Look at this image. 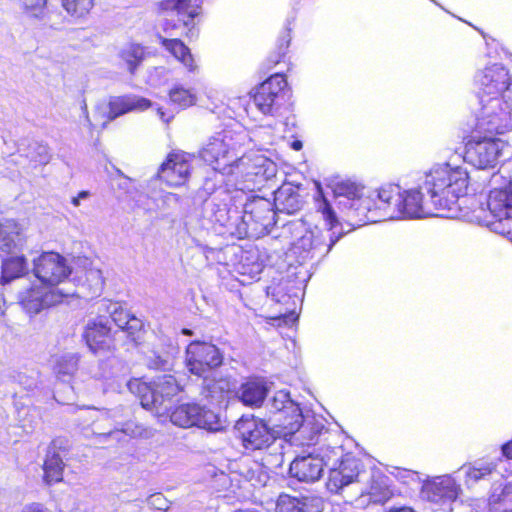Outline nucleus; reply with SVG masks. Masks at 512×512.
<instances>
[{
    "mask_svg": "<svg viewBox=\"0 0 512 512\" xmlns=\"http://www.w3.org/2000/svg\"><path fill=\"white\" fill-rule=\"evenodd\" d=\"M223 356L213 344L206 342H192L186 350V366L197 376H204L208 371L222 364Z\"/></svg>",
    "mask_w": 512,
    "mask_h": 512,
    "instance_id": "13",
    "label": "nucleus"
},
{
    "mask_svg": "<svg viewBox=\"0 0 512 512\" xmlns=\"http://www.w3.org/2000/svg\"><path fill=\"white\" fill-rule=\"evenodd\" d=\"M235 177L238 189L253 191L265 181L276 175V165L263 155L242 156L234 164Z\"/></svg>",
    "mask_w": 512,
    "mask_h": 512,
    "instance_id": "7",
    "label": "nucleus"
},
{
    "mask_svg": "<svg viewBox=\"0 0 512 512\" xmlns=\"http://www.w3.org/2000/svg\"><path fill=\"white\" fill-rule=\"evenodd\" d=\"M158 114L161 119H164V112L161 109H158Z\"/></svg>",
    "mask_w": 512,
    "mask_h": 512,
    "instance_id": "61",
    "label": "nucleus"
},
{
    "mask_svg": "<svg viewBox=\"0 0 512 512\" xmlns=\"http://www.w3.org/2000/svg\"><path fill=\"white\" fill-rule=\"evenodd\" d=\"M334 194L337 198V205L340 210L343 209V202L346 199L353 201L360 194H362V188L352 182L342 181L336 184L334 188Z\"/></svg>",
    "mask_w": 512,
    "mask_h": 512,
    "instance_id": "38",
    "label": "nucleus"
},
{
    "mask_svg": "<svg viewBox=\"0 0 512 512\" xmlns=\"http://www.w3.org/2000/svg\"><path fill=\"white\" fill-rule=\"evenodd\" d=\"M275 202L279 210L292 214L301 207L300 195L290 186H283L275 193Z\"/></svg>",
    "mask_w": 512,
    "mask_h": 512,
    "instance_id": "35",
    "label": "nucleus"
},
{
    "mask_svg": "<svg viewBox=\"0 0 512 512\" xmlns=\"http://www.w3.org/2000/svg\"><path fill=\"white\" fill-rule=\"evenodd\" d=\"M145 56L144 48L139 44L128 43L122 46L118 52V57L126 64L130 73H134Z\"/></svg>",
    "mask_w": 512,
    "mask_h": 512,
    "instance_id": "36",
    "label": "nucleus"
},
{
    "mask_svg": "<svg viewBox=\"0 0 512 512\" xmlns=\"http://www.w3.org/2000/svg\"><path fill=\"white\" fill-rule=\"evenodd\" d=\"M170 421L181 428L199 427L210 431H219L224 427L220 415L213 409H207L196 403H183L173 408Z\"/></svg>",
    "mask_w": 512,
    "mask_h": 512,
    "instance_id": "8",
    "label": "nucleus"
},
{
    "mask_svg": "<svg viewBox=\"0 0 512 512\" xmlns=\"http://www.w3.org/2000/svg\"><path fill=\"white\" fill-rule=\"evenodd\" d=\"M168 198H173V199H174V200H176V201L178 200V197H177V195H176V194H169V195H168Z\"/></svg>",
    "mask_w": 512,
    "mask_h": 512,
    "instance_id": "62",
    "label": "nucleus"
},
{
    "mask_svg": "<svg viewBox=\"0 0 512 512\" xmlns=\"http://www.w3.org/2000/svg\"><path fill=\"white\" fill-rule=\"evenodd\" d=\"M76 295L75 290L53 288L49 285L32 286L19 296L20 304L29 314H38L43 309L56 305L66 297Z\"/></svg>",
    "mask_w": 512,
    "mask_h": 512,
    "instance_id": "11",
    "label": "nucleus"
},
{
    "mask_svg": "<svg viewBox=\"0 0 512 512\" xmlns=\"http://www.w3.org/2000/svg\"><path fill=\"white\" fill-rule=\"evenodd\" d=\"M160 6L163 11L175 14L185 26L199 14V6L190 0H163Z\"/></svg>",
    "mask_w": 512,
    "mask_h": 512,
    "instance_id": "30",
    "label": "nucleus"
},
{
    "mask_svg": "<svg viewBox=\"0 0 512 512\" xmlns=\"http://www.w3.org/2000/svg\"><path fill=\"white\" fill-rule=\"evenodd\" d=\"M162 45L179 61L189 72H195L197 65L195 64L193 55L189 48L179 39L162 38Z\"/></svg>",
    "mask_w": 512,
    "mask_h": 512,
    "instance_id": "33",
    "label": "nucleus"
},
{
    "mask_svg": "<svg viewBox=\"0 0 512 512\" xmlns=\"http://www.w3.org/2000/svg\"><path fill=\"white\" fill-rule=\"evenodd\" d=\"M22 512H46V510L39 504H33L25 507Z\"/></svg>",
    "mask_w": 512,
    "mask_h": 512,
    "instance_id": "52",
    "label": "nucleus"
},
{
    "mask_svg": "<svg viewBox=\"0 0 512 512\" xmlns=\"http://www.w3.org/2000/svg\"><path fill=\"white\" fill-rule=\"evenodd\" d=\"M235 383L229 377L204 378L202 395L212 404L224 401L234 390Z\"/></svg>",
    "mask_w": 512,
    "mask_h": 512,
    "instance_id": "26",
    "label": "nucleus"
},
{
    "mask_svg": "<svg viewBox=\"0 0 512 512\" xmlns=\"http://www.w3.org/2000/svg\"><path fill=\"white\" fill-rule=\"evenodd\" d=\"M103 285L104 279L99 268L91 266L85 270V280L82 286H86L92 295H99Z\"/></svg>",
    "mask_w": 512,
    "mask_h": 512,
    "instance_id": "41",
    "label": "nucleus"
},
{
    "mask_svg": "<svg viewBox=\"0 0 512 512\" xmlns=\"http://www.w3.org/2000/svg\"><path fill=\"white\" fill-rule=\"evenodd\" d=\"M82 111H83V114H84L85 120H86V122H87V125H88L89 127H92V126H93V124H92V122H91V120H90V117H89V114H88V109H87V105H86V103H83V105H82Z\"/></svg>",
    "mask_w": 512,
    "mask_h": 512,
    "instance_id": "55",
    "label": "nucleus"
},
{
    "mask_svg": "<svg viewBox=\"0 0 512 512\" xmlns=\"http://www.w3.org/2000/svg\"><path fill=\"white\" fill-rule=\"evenodd\" d=\"M497 179H498V177H497V176H494V177H493V182H495V183H496V182H497Z\"/></svg>",
    "mask_w": 512,
    "mask_h": 512,
    "instance_id": "64",
    "label": "nucleus"
},
{
    "mask_svg": "<svg viewBox=\"0 0 512 512\" xmlns=\"http://www.w3.org/2000/svg\"><path fill=\"white\" fill-rule=\"evenodd\" d=\"M487 207L496 219L488 222L501 233L512 234V182L504 180L500 187H494L487 199Z\"/></svg>",
    "mask_w": 512,
    "mask_h": 512,
    "instance_id": "9",
    "label": "nucleus"
},
{
    "mask_svg": "<svg viewBox=\"0 0 512 512\" xmlns=\"http://www.w3.org/2000/svg\"><path fill=\"white\" fill-rule=\"evenodd\" d=\"M502 451L507 458H512V441L510 443L505 444L502 447Z\"/></svg>",
    "mask_w": 512,
    "mask_h": 512,
    "instance_id": "53",
    "label": "nucleus"
},
{
    "mask_svg": "<svg viewBox=\"0 0 512 512\" xmlns=\"http://www.w3.org/2000/svg\"><path fill=\"white\" fill-rule=\"evenodd\" d=\"M106 311L110 314L112 321L121 329L131 315L125 311L117 302H109L105 304Z\"/></svg>",
    "mask_w": 512,
    "mask_h": 512,
    "instance_id": "44",
    "label": "nucleus"
},
{
    "mask_svg": "<svg viewBox=\"0 0 512 512\" xmlns=\"http://www.w3.org/2000/svg\"><path fill=\"white\" fill-rule=\"evenodd\" d=\"M273 218L272 203L267 199L254 198L244 205L240 233L261 232L272 223Z\"/></svg>",
    "mask_w": 512,
    "mask_h": 512,
    "instance_id": "14",
    "label": "nucleus"
},
{
    "mask_svg": "<svg viewBox=\"0 0 512 512\" xmlns=\"http://www.w3.org/2000/svg\"><path fill=\"white\" fill-rule=\"evenodd\" d=\"M182 332H183V334H186V335L192 334L191 330H189V329H183Z\"/></svg>",
    "mask_w": 512,
    "mask_h": 512,
    "instance_id": "60",
    "label": "nucleus"
},
{
    "mask_svg": "<svg viewBox=\"0 0 512 512\" xmlns=\"http://www.w3.org/2000/svg\"><path fill=\"white\" fill-rule=\"evenodd\" d=\"M292 148L294 150H300L302 148V143L300 141H294L292 143Z\"/></svg>",
    "mask_w": 512,
    "mask_h": 512,
    "instance_id": "56",
    "label": "nucleus"
},
{
    "mask_svg": "<svg viewBox=\"0 0 512 512\" xmlns=\"http://www.w3.org/2000/svg\"><path fill=\"white\" fill-rule=\"evenodd\" d=\"M128 388L139 395L144 408L155 411L158 416H163L169 411L170 397L180 391L175 378L171 375L164 376L154 387L134 379L128 383Z\"/></svg>",
    "mask_w": 512,
    "mask_h": 512,
    "instance_id": "6",
    "label": "nucleus"
},
{
    "mask_svg": "<svg viewBox=\"0 0 512 512\" xmlns=\"http://www.w3.org/2000/svg\"><path fill=\"white\" fill-rule=\"evenodd\" d=\"M288 45H289V41H286V42H285V44H282V45L280 46V50H281L282 55H284V54H285V51H286V49L288 48Z\"/></svg>",
    "mask_w": 512,
    "mask_h": 512,
    "instance_id": "57",
    "label": "nucleus"
},
{
    "mask_svg": "<svg viewBox=\"0 0 512 512\" xmlns=\"http://www.w3.org/2000/svg\"><path fill=\"white\" fill-rule=\"evenodd\" d=\"M465 475L467 481L476 482L487 475H490L492 471L495 469V465L493 463H475L472 466H464Z\"/></svg>",
    "mask_w": 512,
    "mask_h": 512,
    "instance_id": "42",
    "label": "nucleus"
},
{
    "mask_svg": "<svg viewBox=\"0 0 512 512\" xmlns=\"http://www.w3.org/2000/svg\"><path fill=\"white\" fill-rule=\"evenodd\" d=\"M152 355L149 356V365L155 369H166L169 364L170 351L156 352L151 351Z\"/></svg>",
    "mask_w": 512,
    "mask_h": 512,
    "instance_id": "47",
    "label": "nucleus"
},
{
    "mask_svg": "<svg viewBox=\"0 0 512 512\" xmlns=\"http://www.w3.org/2000/svg\"><path fill=\"white\" fill-rule=\"evenodd\" d=\"M387 512H415L412 508L410 507H393L391 509H389Z\"/></svg>",
    "mask_w": 512,
    "mask_h": 512,
    "instance_id": "54",
    "label": "nucleus"
},
{
    "mask_svg": "<svg viewBox=\"0 0 512 512\" xmlns=\"http://www.w3.org/2000/svg\"><path fill=\"white\" fill-rule=\"evenodd\" d=\"M324 501L315 495L291 496L280 494L277 498L276 512H322Z\"/></svg>",
    "mask_w": 512,
    "mask_h": 512,
    "instance_id": "22",
    "label": "nucleus"
},
{
    "mask_svg": "<svg viewBox=\"0 0 512 512\" xmlns=\"http://www.w3.org/2000/svg\"><path fill=\"white\" fill-rule=\"evenodd\" d=\"M461 491L460 485L449 475L435 477L424 482L421 490L423 498L430 502L454 501Z\"/></svg>",
    "mask_w": 512,
    "mask_h": 512,
    "instance_id": "19",
    "label": "nucleus"
},
{
    "mask_svg": "<svg viewBox=\"0 0 512 512\" xmlns=\"http://www.w3.org/2000/svg\"><path fill=\"white\" fill-rule=\"evenodd\" d=\"M489 506L492 512H512V480L503 488H494L489 498Z\"/></svg>",
    "mask_w": 512,
    "mask_h": 512,
    "instance_id": "34",
    "label": "nucleus"
},
{
    "mask_svg": "<svg viewBox=\"0 0 512 512\" xmlns=\"http://www.w3.org/2000/svg\"><path fill=\"white\" fill-rule=\"evenodd\" d=\"M286 318H288L292 322L296 320V317L294 316V314L288 315V316H286Z\"/></svg>",
    "mask_w": 512,
    "mask_h": 512,
    "instance_id": "59",
    "label": "nucleus"
},
{
    "mask_svg": "<svg viewBox=\"0 0 512 512\" xmlns=\"http://www.w3.org/2000/svg\"><path fill=\"white\" fill-rule=\"evenodd\" d=\"M26 242L24 226L14 219L0 222V251L12 253L20 250Z\"/></svg>",
    "mask_w": 512,
    "mask_h": 512,
    "instance_id": "25",
    "label": "nucleus"
},
{
    "mask_svg": "<svg viewBox=\"0 0 512 512\" xmlns=\"http://www.w3.org/2000/svg\"><path fill=\"white\" fill-rule=\"evenodd\" d=\"M360 461L347 456L329 471L327 488L332 493H339L344 487L354 483L360 472Z\"/></svg>",
    "mask_w": 512,
    "mask_h": 512,
    "instance_id": "20",
    "label": "nucleus"
},
{
    "mask_svg": "<svg viewBox=\"0 0 512 512\" xmlns=\"http://www.w3.org/2000/svg\"><path fill=\"white\" fill-rule=\"evenodd\" d=\"M287 82L283 75L274 74L261 83L253 95L256 107L263 114H272L283 98Z\"/></svg>",
    "mask_w": 512,
    "mask_h": 512,
    "instance_id": "16",
    "label": "nucleus"
},
{
    "mask_svg": "<svg viewBox=\"0 0 512 512\" xmlns=\"http://www.w3.org/2000/svg\"><path fill=\"white\" fill-rule=\"evenodd\" d=\"M401 187L396 184H386L372 192L375 199V210L385 219H399Z\"/></svg>",
    "mask_w": 512,
    "mask_h": 512,
    "instance_id": "21",
    "label": "nucleus"
},
{
    "mask_svg": "<svg viewBox=\"0 0 512 512\" xmlns=\"http://www.w3.org/2000/svg\"><path fill=\"white\" fill-rule=\"evenodd\" d=\"M147 501L149 506L156 510L167 511L170 508V502L161 493L151 495Z\"/></svg>",
    "mask_w": 512,
    "mask_h": 512,
    "instance_id": "48",
    "label": "nucleus"
},
{
    "mask_svg": "<svg viewBox=\"0 0 512 512\" xmlns=\"http://www.w3.org/2000/svg\"><path fill=\"white\" fill-rule=\"evenodd\" d=\"M191 159V155L184 152L169 154L158 171V177L169 186L185 184L190 175Z\"/></svg>",
    "mask_w": 512,
    "mask_h": 512,
    "instance_id": "18",
    "label": "nucleus"
},
{
    "mask_svg": "<svg viewBox=\"0 0 512 512\" xmlns=\"http://www.w3.org/2000/svg\"><path fill=\"white\" fill-rule=\"evenodd\" d=\"M475 79L480 103L477 129L503 133L512 117V83L508 71L495 64L480 71Z\"/></svg>",
    "mask_w": 512,
    "mask_h": 512,
    "instance_id": "2",
    "label": "nucleus"
},
{
    "mask_svg": "<svg viewBox=\"0 0 512 512\" xmlns=\"http://www.w3.org/2000/svg\"><path fill=\"white\" fill-rule=\"evenodd\" d=\"M151 102L139 96H122L112 98L109 102L108 120H113L130 111H143Z\"/></svg>",
    "mask_w": 512,
    "mask_h": 512,
    "instance_id": "28",
    "label": "nucleus"
},
{
    "mask_svg": "<svg viewBox=\"0 0 512 512\" xmlns=\"http://www.w3.org/2000/svg\"><path fill=\"white\" fill-rule=\"evenodd\" d=\"M122 333H125L133 343L137 344L142 338L143 334V323L140 319L131 316L125 325L120 329Z\"/></svg>",
    "mask_w": 512,
    "mask_h": 512,
    "instance_id": "43",
    "label": "nucleus"
},
{
    "mask_svg": "<svg viewBox=\"0 0 512 512\" xmlns=\"http://www.w3.org/2000/svg\"><path fill=\"white\" fill-rule=\"evenodd\" d=\"M324 463L319 457L298 456L290 464V475L300 482L313 483L323 474Z\"/></svg>",
    "mask_w": 512,
    "mask_h": 512,
    "instance_id": "23",
    "label": "nucleus"
},
{
    "mask_svg": "<svg viewBox=\"0 0 512 512\" xmlns=\"http://www.w3.org/2000/svg\"><path fill=\"white\" fill-rule=\"evenodd\" d=\"M84 338L89 349L94 353L109 350L112 345V335L108 320L104 317H99L88 322Z\"/></svg>",
    "mask_w": 512,
    "mask_h": 512,
    "instance_id": "24",
    "label": "nucleus"
},
{
    "mask_svg": "<svg viewBox=\"0 0 512 512\" xmlns=\"http://www.w3.org/2000/svg\"><path fill=\"white\" fill-rule=\"evenodd\" d=\"M121 432L131 437H143L146 435V430L135 423H126L123 428H121Z\"/></svg>",
    "mask_w": 512,
    "mask_h": 512,
    "instance_id": "50",
    "label": "nucleus"
},
{
    "mask_svg": "<svg viewBox=\"0 0 512 512\" xmlns=\"http://www.w3.org/2000/svg\"><path fill=\"white\" fill-rule=\"evenodd\" d=\"M64 464L55 451L49 450L44 462L45 478L48 482H58L62 479Z\"/></svg>",
    "mask_w": 512,
    "mask_h": 512,
    "instance_id": "37",
    "label": "nucleus"
},
{
    "mask_svg": "<svg viewBox=\"0 0 512 512\" xmlns=\"http://www.w3.org/2000/svg\"><path fill=\"white\" fill-rule=\"evenodd\" d=\"M468 173L462 167L443 164L433 167L420 189L401 191L399 219L429 216L454 217L458 199L466 194Z\"/></svg>",
    "mask_w": 512,
    "mask_h": 512,
    "instance_id": "1",
    "label": "nucleus"
},
{
    "mask_svg": "<svg viewBox=\"0 0 512 512\" xmlns=\"http://www.w3.org/2000/svg\"><path fill=\"white\" fill-rule=\"evenodd\" d=\"M393 493L383 477L373 478L368 489L362 491L359 500L365 502L368 497V502L375 504H384L387 502Z\"/></svg>",
    "mask_w": 512,
    "mask_h": 512,
    "instance_id": "31",
    "label": "nucleus"
},
{
    "mask_svg": "<svg viewBox=\"0 0 512 512\" xmlns=\"http://www.w3.org/2000/svg\"><path fill=\"white\" fill-rule=\"evenodd\" d=\"M318 211L321 212L329 229L325 233L318 229L308 231L294 243V253H298L302 260L325 256L340 238V234L334 237L335 233H330L335 228L338 220L325 199L319 203Z\"/></svg>",
    "mask_w": 512,
    "mask_h": 512,
    "instance_id": "5",
    "label": "nucleus"
},
{
    "mask_svg": "<svg viewBox=\"0 0 512 512\" xmlns=\"http://www.w3.org/2000/svg\"><path fill=\"white\" fill-rule=\"evenodd\" d=\"M212 218L213 221L219 223L222 226H228L232 225V216H231V210L228 209L227 204H216L213 203L212 207Z\"/></svg>",
    "mask_w": 512,
    "mask_h": 512,
    "instance_id": "45",
    "label": "nucleus"
},
{
    "mask_svg": "<svg viewBox=\"0 0 512 512\" xmlns=\"http://www.w3.org/2000/svg\"><path fill=\"white\" fill-rule=\"evenodd\" d=\"M393 475L404 484H411L418 480L417 472L408 469L395 468Z\"/></svg>",
    "mask_w": 512,
    "mask_h": 512,
    "instance_id": "49",
    "label": "nucleus"
},
{
    "mask_svg": "<svg viewBox=\"0 0 512 512\" xmlns=\"http://www.w3.org/2000/svg\"><path fill=\"white\" fill-rule=\"evenodd\" d=\"M235 428L247 449H264L274 442L273 434L261 419L242 417L237 421Z\"/></svg>",
    "mask_w": 512,
    "mask_h": 512,
    "instance_id": "15",
    "label": "nucleus"
},
{
    "mask_svg": "<svg viewBox=\"0 0 512 512\" xmlns=\"http://www.w3.org/2000/svg\"><path fill=\"white\" fill-rule=\"evenodd\" d=\"M100 366L103 367V366H107V363L106 362H101L100 363Z\"/></svg>",
    "mask_w": 512,
    "mask_h": 512,
    "instance_id": "63",
    "label": "nucleus"
},
{
    "mask_svg": "<svg viewBox=\"0 0 512 512\" xmlns=\"http://www.w3.org/2000/svg\"><path fill=\"white\" fill-rule=\"evenodd\" d=\"M28 272V262L24 255H11L2 261L0 283L5 285L23 277Z\"/></svg>",
    "mask_w": 512,
    "mask_h": 512,
    "instance_id": "29",
    "label": "nucleus"
},
{
    "mask_svg": "<svg viewBox=\"0 0 512 512\" xmlns=\"http://www.w3.org/2000/svg\"><path fill=\"white\" fill-rule=\"evenodd\" d=\"M47 0H24V12L34 18H43Z\"/></svg>",
    "mask_w": 512,
    "mask_h": 512,
    "instance_id": "46",
    "label": "nucleus"
},
{
    "mask_svg": "<svg viewBox=\"0 0 512 512\" xmlns=\"http://www.w3.org/2000/svg\"><path fill=\"white\" fill-rule=\"evenodd\" d=\"M62 6L72 17L86 16L94 6V0H62Z\"/></svg>",
    "mask_w": 512,
    "mask_h": 512,
    "instance_id": "40",
    "label": "nucleus"
},
{
    "mask_svg": "<svg viewBox=\"0 0 512 512\" xmlns=\"http://www.w3.org/2000/svg\"><path fill=\"white\" fill-rule=\"evenodd\" d=\"M79 355L77 353H65L55 358L53 372L63 381H69L78 370Z\"/></svg>",
    "mask_w": 512,
    "mask_h": 512,
    "instance_id": "32",
    "label": "nucleus"
},
{
    "mask_svg": "<svg viewBox=\"0 0 512 512\" xmlns=\"http://www.w3.org/2000/svg\"><path fill=\"white\" fill-rule=\"evenodd\" d=\"M245 137L244 133L231 130L218 132L209 138L200 155L214 170L230 176L235 173L234 164L240 158L238 155Z\"/></svg>",
    "mask_w": 512,
    "mask_h": 512,
    "instance_id": "4",
    "label": "nucleus"
},
{
    "mask_svg": "<svg viewBox=\"0 0 512 512\" xmlns=\"http://www.w3.org/2000/svg\"><path fill=\"white\" fill-rule=\"evenodd\" d=\"M34 275L44 285L60 288L59 285L71 273L66 259L55 252H45L33 262Z\"/></svg>",
    "mask_w": 512,
    "mask_h": 512,
    "instance_id": "12",
    "label": "nucleus"
},
{
    "mask_svg": "<svg viewBox=\"0 0 512 512\" xmlns=\"http://www.w3.org/2000/svg\"><path fill=\"white\" fill-rule=\"evenodd\" d=\"M268 391L269 387L264 380L251 379L240 386L237 397L245 406L260 407Z\"/></svg>",
    "mask_w": 512,
    "mask_h": 512,
    "instance_id": "27",
    "label": "nucleus"
},
{
    "mask_svg": "<svg viewBox=\"0 0 512 512\" xmlns=\"http://www.w3.org/2000/svg\"><path fill=\"white\" fill-rule=\"evenodd\" d=\"M169 98L172 103L181 108L192 106L196 102V95L191 89L176 85L169 92Z\"/></svg>",
    "mask_w": 512,
    "mask_h": 512,
    "instance_id": "39",
    "label": "nucleus"
},
{
    "mask_svg": "<svg viewBox=\"0 0 512 512\" xmlns=\"http://www.w3.org/2000/svg\"><path fill=\"white\" fill-rule=\"evenodd\" d=\"M344 219L353 226H362L368 222H377L378 210H375V199L373 194L363 196L360 194L353 201L346 199L341 210Z\"/></svg>",
    "mask_w": 512,
    "mask_h": 512,
    "instance_id": "17",
    "label": "nucleus"
},
{
    "mask_svg": "<svg viewBox=\"0 0 512 512\" xmlns=\"http://www.w3.org/2000/svg\"><path fill=\"white\" fill-rule=\"evenodd\" d=\"M95 377H98V378H106V377H107V375H106V373H104V372H103V373L95 374Z\"/></svg>",
    "mask_w": 512,
    "mask_h": 512,
    "instance_id": "58",
    "label": "nucleus"
},
{
    "mask_svg": "<svg viewBox=\"0 0 512 512\" xmlns=\"http://www.w3.org/2000/svg\"><path fill=\"white\" fill-rule=\"evenodd\" d=\"M268 407L271 413L277 415L276 425L285 436L299 433L303 439L312 442L323 428L321 423L314 422V418H304L299 405L290 398L288 391H277L269 400Z\"/></svg>",
    "mask_w": 512,
    "mask_h": 512,
    "instance_id": "3",
    "label": "nucleus"
},
{
    "mask_svg": "<svg viewBox=\"0 0 512 512\" xmlns=\"http://www.w3.org/2000/svg\"><path fill=\"white\" fill-rule=\"evenodd\" d=\"M89 197V192L81 191L77 196L73 197L71 202L75 207H78L81 203V200L87 199Z\"/></svg>",
    "mask_w": 512,
    "mask_h": 512,
    "instance_id": "51",
    "label": "nucleus"
},
{
    "mask_svg": "<svg viewBox=\"0 0 512 512\" xmlns=\"http://www.w3.org/2000/svg\"><path fill=\"white\" fill-rule=\"evenodd\" d=\"M505 147L499 138L472 136L466 144L465 159L479 169L494 167Z\"/></svg>",
    "mask_w": 512,
    "mask_h": 512,
    "instance_id": "10",
    "label": "nucleus"
}]
</instances>
